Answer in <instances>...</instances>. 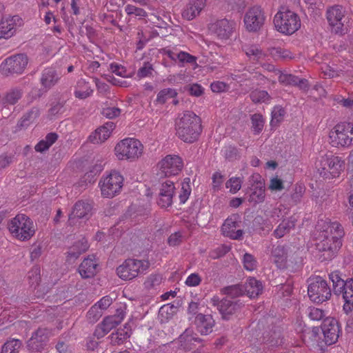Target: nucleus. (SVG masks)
Returning <instances> with one entry per match:
<instances>
[{
    "label": "nucleus",
    "instance_id": "12",
    "mask_svg": "<svg viewBox=\"0 0 353 353\" xmlns=\"http://www.w3.org/2000/svg\"><path fill=\"white\" fill-rule=\"evenodd\" d=\"M28 63V57L24 54H15L7 58L1 68L5 74H21Z\"/></svg>",
    "mask_w": 353,
    "mask_h": 353
},
{
    "label": "nucleus",
    "instance_id": "44",
    "mask_svg": "<svg viewBox=\"0 0 353 353\" xmlns=\"http://www.w3.org/2000/svg\"><path fill=\"white\" fill-rule=\"evenodd\" d=\"M190 181L189 178H185L181 183V189L179 196L181 203H185L190 195L191 187Z\"/></svg>",
    "mask_w": 353,
    "mask_h": 353
},
{
    "label": "nucleus",
    "instance_id": "33",
    "mask_svg": "<svg viewBox=\"0 0 353 353\" xmlns=\"http://www.w3.org/2000/svg\"><path fill=\"white\" fill-rule=\"evenodd\" d=\"M59 80V76L52 68H47L43 70L41 79V83L46 88H50L54 86Z\"/></svg>",
    "mask_w": 353,
    "mask_h": 353
},
{
    "label": "nucleus",
    "instance_id": "21",
    "mask_svg": "<svg viewBox=\"0 0 353 353\" xmlns=\"http://www.w3.org/2000/svg\"><path fill=\"white\" fill-rule=\"evenodd\" d=\"M178 343L183 349L186 350H193L203 346L202 341L191 329L185 330L179 336Z\"/></svg>",
    "mask_w": 353,
    "mask_h": 353
},
{
    "label": "nucleus",
    "instance_id": "49",
    "mask_svg": "<svg viewBox=\"0 0 353 353\" xmlns=\"http://www.w3.org/2000/svg\"><path fill=\"white\" fill-rule=\"evenodd\" d=\"M243 180L240 177H232L225 183L227 188L232 194L237 192L242 186Z\"/></svg>",
    "mask_w": 353,
    "mask_h": 353
},
{
    "label": "nucleus",
    "instance_id": "31",
    "mask_svg": "<svg viewBox=\"0 0 353 353\" xmlns=\"http://www.w3.org/2000/svg\"><path fill=\"white\" fill-rule=\"evenodd\" d=\"M196 323L198 331L201 334H208L212 332L214 320L210 315L199 314L196 317Z\"/></svg>",
    "mask_w": 353,
    "mask_h": 353
},
{
    "label": "nucleus",
    "instance_id": "36",
    "mask_svg": "<svg viewBox=\"0 0 353 353\" xmlns=\"http://www.w3.org/2000/svg\"><path fill=\"white\" fill-rule=\"evenodd\" d=\"M148 214L149 210L148 209L138 207L136 205H132L126 212L125 218L131 219H147L148 218Z\"/></svg>",
    "mask_w": 353,
    "mask_h": 353
},
{
    "label": "nucleus",
    "instance_id": "20",
    "mask_svg": "<svg viewBox=\"0 0 353 353\" xmlns=\"http://www.w3.org/2000/svg\"><path fill=\"white\" fill-rule=\"evenodd\" d=\"M123 319L124 314L123 312L107 316L104 319L101 324L97 326L94 332V335L97 336V338L103 337L119 325Z\"/></svg>",
    "mask_w": 353,
    "mask_h": 353
},
{
    "label": "nucleus",
    "instance_id": "16",
    "mask_svg": "<svg viewBox=\"0 0 353 353\" xmlns=\"http://www.w3.org/2000/svg\"><path fill=\"white\" fill-rule=\"evenodd\" d=\"M235 22L221 19L211 23L209 26V30L220 39H228L232 35L234 28Z\"/></svg>",
    "mask_w": 353,
    "mask_h": 353
},
{
    "label": "nucleus",
    "instance_id": "3",
    "mask_svg": "<svg viewBox=\"0 0 353 353\" xmlns=\"http://www.w3.org/2000/svg\"><path fill=\"white\" fill-rule=\"evenodd\" d=\"M143 152V144L134 138H125L118 142L114 147V154L120 161H136L141 157Z\"/></svg>",
    "mask_w": 353,
    "mask_h": 353
},
{
    "label": "nucleus",
    "instance_id": "56",
    "mask_svg": "<svg viewBox=\"0 0 353 353\" xmlns=\"http://www.w3.org/2000/svg\"><path fill=\"white\" fill-rule=\"evenodd\" d=\"M292 223L293 222H281L274 230L276 237L281 238L288 233L292 227Z\"/></svg>",
    "mask_w": 353,
    "mask_h": 353
},
{
    "label": "nucleus",
    "instance_id": "45",
    "mask_svg": "<svg viewBox=\"0 0 353 353\" xmlns=\"http://www.w3.org/2000/svg\"><path fill=\"white\" fill-rule=\"evenodd\" d=\"M177 92L172 88H165L161 90L157 94V101L159 103L163 104L168 99L176 97Z\"/></svg>",
    "mask_w": 353,
    "mask_h": 353
},
{
    "label": "nucleus",
    "instance_id": "48",
    "mask_svg": "<svg viewBox=\"0 0 353 353\" xmlns=\"http://www.w3.org/2000/svg\"><path fill=\"white\" fill-rule=\"evenodd\" d=\"M252 128L255 134H259L264 125V120L261 114H254L251 117Z\"/></svg>",
    "mask_w": 353,
    "mask_h": 353
},
{
    "label": "nucleus",
    "instance_id": "41",
    "mask_svg": "<svg viewBox=\"0 0 353 353\" xmlns=\"http://www.w3.org/2000/svg\"><path fill=\"white\" fill-rule=\"evenodd\" d=\"M39 114V110L37 108H32L21 117L18 123V125L21 128H26L37 119Z\"/></svg>",
    "mask_w": 353,
    "mask_h": 353
},
{
    "label": "nucleus",
    "instance_id": "27",
    "mask_svg": "<svg viewBox=\"0 0 353 353\" xmlns=\"http://www.w3.org/2000/svg\"><path fill=\"white\" fill-rule=\"evenodd\" d=\"M17 16L2 18L0 21V39H8L16 32L17 23L19 21Z\"/></svg>",
    "mask_w": 353,
    "mask_h": 353
},
{
    "label": "nucleus",
    "instance_id": "43",
    "mask_svg": "<svg viewBox=\"0 0 353 353\" xmlns=\"http://www.w3.org/2000/svg\"><path fill=\"white\" fill-rule=\"evenodd\" d=\"M21 346V341L10 339L3 345L1 353H17Z\"/></svg>",
    "mask_w": 353,
    "mask_h": 353
},
{
    "label": "nucleus",
    "instance_id": "5",
    "mask_svg": "<svg viewBox=\"0 0 353 353\" xmlns=\"http://www.w3.org/2000/svg\"><path fill=\"white\" fill-rule=\"evenodd\" d=\"M148 268L149 262L146 260L128 259L117 268V274L121 279L128 281L137 277Z\"/></svg>",
    "mask_w": 353,
    "mask_h": 353
},
{
    "label": "nucleus",
    "instance_id": "1",
    "mask_svg": "<svg viewBox=\"0 0 353 353\" xmlns=\"http://www.w3.org/2000/svg\"><path fill=\"white\" fill-rule=\"evenodd\" d=\"M316 238V248L321 253L319 259L322 261L330 260L337 253L342 245L344 231L339 222H323Z\"/></svg>",
    "mask_w": 353,
    "mask_h": 353
},
{
    "label": "nucleus",
    "instance_id": "64",
    "mask_svg": "<svg viewBox=\"0 0 353 353\" xmlns=\"http://www.w3.org/2000/svg\"><path fill=\"white\" fill-rule=\"evenodd\" d=\"M308 315L310 319L319 321L324 316V312L319 308L312 307L310 309Z\"/></svg>",
    "mask_w": 353,
    "mask_h": 353
},
{
    "label": "nucleus",
    "instance_id": "54",
    "mask_svg": "<svg viewBox=\"0 0 353 353\" xmlns=\"http://www.w3.org/2000/svg\"><path fill=\"white\" fill-rule=\"evenodd\" d=\"M243 266L248 271H253L256 269L257 263L254 257L250 254H245L243 259Z\"/></svg>",
    "mask_w": 353,
    "mask_h": 353
},
{
    "label": "nucleus",
    "instance_id": "28",
    "mask_svg": "<svg viewBox=\"0 0 353 353\" xmlns=\"http://www.w3.org/2000/svg\"><path fill=\"white\" fill-rule=\"evenodd\" d=\"M98 263L94 256L85 258L79 267V272L83 278L94 276L97 272Z\"/></svg>",
    "mask_w": 353,
    "mask_h": 353
},
{
    "label": "nucleus",
    "instance_id": "26",
    "mask_svg": "<svg viewBox=\"0 0 353 353\" xmlns=\"http://www.w3.org/2000/svg\"><path fill=\"white\" fill-rule=\"evenodd\" d=\"M212 303L217 306L218 310L225 319H228L230 316L234 314L238 305L233 303L228 299L220 300L218 296H214L212 299Z\"/></svg>",
    "mask_w": 353,
    "mask_h": 353
},
{
    "label": "nucleus",
    "instance_id": "24",
    "mask_svg": "<svg viewBox=\"0 0 353 353\" xmlns=\"http://www.w3.org/2000/svg\"><path fill=\"white\" fill-rule=\"evenodd\" d=\"M92 214V205L83 201H79L74 205L72 212L69 215L70 220L82 219L88 220Z\"/></svg>",
    "mask_w": 353,
    "mask_h": 353
},
{
    "label": "nucleus",
    "instance_id": "19",
    "mask_svg": "<svg viewBox=\"0 0 353 353\" xmlns=\"http://www.w3.org/2000/svg\"><path fill=\"white\" fill-rule=\"evenodd\" d=\"M322 331L327 344L332 345L336 343L340 333L338 321L334 318H326L323 323Z\"/></svg>",
    "mask_w": 353,
    "mask_h": 353
},
{
    "label": "nucleus",
    "instance_id": "30",
    "mask_svg": "<svg viewBox=\"0 0 353 353\" xmlns=\"http://www.w3.org/2000/svg\"><path fill=\"white\" fill-rule=\"evenodd\" d=\"M48 333L46 329H39L28 341V347L32 350H40L43 343L48 339Z\"/></svg>",
    "mask_w": 353,
    "mask_h": 353
},
{
    "label": "nucleus",
    "instance_id": "15",
    "mask_svg": "<svg viewBox=\"0 0 353 353\" xmlns=\"http://www.w3.org/2000/svg\"><path fill=\"white\" fill-rule=\"evenodd\" d=\"M8 228L11 234L21 241L28 240L36 231L34 222H8Z\"/></svg>",
    "mask_w": 353,
    "mask_h": 353
},
{
    "label": "nucleus",
    "instance_id": "7",
    "mask_svg": "<svg viewBox=\"0 0 353 353\" xmlns=\"http://www.w3.org/2000/svg\"><path fill=\"white\" fill-rule=\"evenodd\" d=\"M123 176L117 171L111 172L99 181L101 194L103 197L112 198L118 194L123 185Z\"/></svg>",
    "mask_w": 353,
    "mask_h": 353
},
{
    "label": "nucleus",
    "instance_id": "9",
    "mask_svg": "<svg viewBox=\"0 0 353 353\" xmlns=\"http://www.w3.org/2000/svg\"><path fill=\"white\" fill-rule=\"evenodd\" d=\"M266 17L261 6L250 8L245 13L243 22L245 29L250 32H256L263 26Z\"/></svg>",
    "mask_w": 353,
    "mask_h": 353
},
{
    "label": "nucleus",
    "instance_id": "53",
    "mask_svg": "<svg viewBox=\"0 0 353 353\" xmlns=\"http://www.w3.org/2000/svg\"><path fill=\"white\" fill-rule=\"evenodd\" d=\"M3 219H9V221H29L30 219L23 214H19L15 215L14 217L10 218V215L7 210L0 208V221Z\"/></svg>",
    "mask_w": 353,
    "mask_h": 353
},
{
    "label": "nucleus",
    "instance_id": "14",
    "mask_svg": "<svg viewBox=\"0 0 353 353\" xmlns=\"http://www.w3.org/2000/svg\"><path fill=\"white\" fill-rule=\"evenodd\" d=\"M160 173L165 176L178 174L183 167L182 159L177 155H167L159 163Z\"/></svg>",
    "mask_w": 353,
    "mask_h": 353
},
{
    "label": "nucleus",
    "instance_id": "25",
    "mask_svg": "<svg viewBox=\"0 0 353 353\" xmlns=\"http://www.w3.org/2000/svg\"><path fill=\"white\" fill-rule=\"evenodd\" d=\"M341 290L337 293L342 294L344 300L343 310L348 314L353 310V279H347Z\"/></svg>",
    "mask_w": 353,
    "mask_h": 353
},
{
    "label": "nucleus",
    "instance_id": "40",
    "mask_svg": "<svg viewBox=\"0 0 353 353\" xmlns=\"http://www.w3.org/2000/svg\"><path fill=\"white\" fill-rule=\"evenodd\" d=\"M58 135L56 133L48 134L44 139L40 141L34 147L37 152H42L49 148L57 141Z\"/></svg>",
    "mask_w": 353,
    "mask_h": 353
},
{
    "label": "nucleus",
    "instance_id": "23",
    "mask_svg": "<svg viewBox=\"0 0 353 353\" xmlns=\"http://www.w3.org/2000/svg\"><path fill=\"white\" fill-rule=\"evenodd\" d=\"M115 128V124L112 121L105 123L103 125L97 128L91 134L88 139L94 144H100L105 142L110 137Z\"/></svg>",
    "mask_w": 353,
    "mask_h": 353
},
{
    "label": "nucleus",
    "instance_id": "8",
    "mask_svg": "<svg viewBox=\"0 0 353 353\" xmlns=\"http://www.w3.org/2000/svg\"><path fill=\"white\" fill-rule=\"evenodd\" d=\"M307 294L312 301L320 303L330 299L331 291L325 280L315 276L310 280Z\"/></svg>",
    "mask_w": 353,
    "mask_h": 353
},
{
    "label": "nucleus",
    "instance_id": "57",
    "mask_svg": "<svg viewBox=\"0 0 353 353\" xmlns=\"http://www.w3.org/2000/svg\"><path fill=\"white\" fill-rule=\"evenodd\" d=\"M176 60L181 63H196V58L188 52L180 51L177 52Z\"/></svg>",
    "mask_w": 353,
    "mask_h": 353
},
{
    "label": "nucleus",
    "instance_id": "47",
    "mask_svg": "<svg viewBox=\"0 0 353 353\" xmlns=\"http://www.w3.org/2000/svg\"><path fill=\"white\" fill-rule=\"evenodd\" d=\"M270 54L271 56L276 59H292V53L285 49H282L281 48H273L270 49Z\"/></svg>",
    "mask_w": 353,
    "mask_h": 353
},
{
    "label": "nucleus",
    "instance_id": "63",
    "mask_svg": "<svg viewBox=\"0 0 353 353\" xmlns=\"http://www.w3.org/2000/svg\"><path fill=\"white\" fill-rule=\"evenodd\" d=\"M201 279L198 274L192 273L190 274L186 280L185 284L189 287H195L200 284Z\"/></svg>",
    "mask_w": 353,
    "mask_h": 353
},
{
    "label": "nucleus",
    "instance_id": "4",
    "mask_svg": "<svg viewBox=\"0 0 353 353\" xmlns=\"http://www.w3.org/2000/svg\"><path fill=\"white\" fill-rule=\"evenodd\" d=\"M274 23L279 32L285 34H292L301 27L299 17L295 12L284 8L276 14Z\"/></svg>",
    "mask_w": 353,
    "mask_h": 353
},
{
    "label": "nucleus",
    "instance_id": "10",
    "mask_svg": "<svg viewBox=\"0 0 353 353\" xmlns=\"http://www.w3.org/2000/svg\"><path fill=\"white\" fill-rule=\"evenodd\" d=\"M263 290L262 283L254 278H249L245 285H236L229 287L226 293L231 296H241L246 294L250 298L258 296Z\"/></svg>",
    "mask_w": 353,
    "mask_h": 353
},
{
    "label": "nucleus",
    "instance_id": "55",
    "mask_svg": "<svg viewBox=\"0 0 353 353\" xmlns=\"http://www.w3.org/2000/svg\"><path fill=\"white\" fill-rule=\"evenodd\" d=\"M154 69L152 65L149 62H144L142 67L137 71V77L140 79L150 77L152 75Z\"/></svg>",
    "mask_w": 353,
    "mask_h": 353
},
{
    "label": "nucleus",
    "instance_id": "2",
    "mask_svg": "<svg viewBox=\"0 0 353 353\" xmlns=\"http://www.w3.org/2000/svg\"><path fill=\"white\" fill-rule=\"evenodd\" d=\"M175 130L179 139L185 143H194L202 132L201 119L194 112L185 111L176 119Z\"/></svg>",
    "mask_w": 353,
    "mask_h": 353
},
{
    "label": "nucleus",
    "instance_id": "35",
    "mask_svg": "<svg viewBox=\"0 0 353 353\" xmlns=\"http://www.w3.org/2000/svg\"><path fill=\"white\" fill-rule=\"evenodd\" d=\"M221 230L224 236L233 239H238L243 234L241 230L236 229V222H224Z\"/></svg>",
    "mask_w": 353,
    "mask_h": 353
},
{
    "label": "nucleus",
    "instance_id": "59",
    "mask_svg": "<svg viewBox=\"0 0 353 353\" xmlns=\"http://www.w3.org/2000/svg\"><path fill=\"white\" fill-rule=\"evenodd\" d=\"M125 11L129 15L134 14L136 16L144 17L146 14V12L143 9L130 4L125 7Z\"/></svg>",
    "mask_w": 353,
    "mask_h": 353
},
{
    "label": "nucleus",
    "instance_id": "13",
    "mask_svg": "<svg viewBox=\"0 0 353 353\" xmlns=\"http://www.w3.org/2000/svg\"><path fill=\"white\" fill-rule=\"evenodd\" d=\"M349 128H345V123L336 124L330 132V143L336 148H348L351 146L352 139L348 138Z\"/></svg>",
    "mask_w": 353,
    "mask_h": 353
},
{
    "label": "nucleus",
    "instance_id": "22",
    "mask_svg": "<svg viewBox=\"0 0 353 353\" xmlns=\"http://www.w3.org/2000/svg\"><path fill=\"white\" fill-rule=\"evenodd\" d=\"M207 0H188L182 11L183 19L191 21L198 17L206 6Z\"/></svg>",
    "mask_w": 353,
    "mask_h": 353
},
{
    "label": "nucleus",
    "instance_id": "11",
    "mask_svg": "<svg viewBox=\"0 0 353 353\" xmlns=\"http://www.w3.org/2000/svg\"><path fill=\"white\" fill-rule=\"evenodd\" d=\"M249 182L250 186L245 192L248 201L254 204L263 202L265 199V186L261 176L258 174H252Z\"/></svg>",
    "mask_w": 353,
    "mask_h": 353
},
{
    "label": "nucleus",
    "instance_id": "39",
    "mask_svg": "<svg viewBox=\"0 0 353 353\" xmlns=\"http://www.w3.org/2000/svg\"><path fill=\"white\" fill-rule=\"evenodd\" d=\"M244 51L248 57L257 61L263 60L266 57V53L256 45L245 46Z\"/></svg>",
    "mask_w": 353,
    "mask_h": 353
},
{
    "label": "nucleus",
    "instance_id": "61",
    "mask_svg": "<svg viewBox=\"0 0 353 353\" xmlns=\"http://www.w3.org/2000/svg\"><path fill=\"white\" fill-rule=\"evenodd\" d=\"M102 114L106 118L113 119L120 115L121 110L115 107L106 108L103 110Z\"/></svg>",
    "mask_w": 353,
    "mask_h": 353
},
{
    "label": "nucleus",
    "instance_id": "58",
    "mask_svg": "<svg viewBox=\"0 0 353 353\" xmlns=\"http://www.w3.org/2000/svg\"><path fill=\"white\" fill-rule=\"evenodd\" d=\"M230 246L225 245H222L218 247L214 250H212L210 252V256L212 259H217L219 257L223 256L227 252H228L230 251Z\"/></svg>",
    "mask_w": 353,
    "mask_h": 353
},
{
    "label": "nucleus",
    "instance_id": "60",
    "mask_svg": "<svg viewBox=\"0 0 353 353\" xmlns=\"http://www.w3.org/2000/svg\"><path fill=\"white\" fill-rule=\"evenodd\" d=\"M110 70L112 73L115 74L122 77H128L129 76L126 74V69L117 63H111L110 65Z\"/></svg>",
    "mask_w": 353,
    "mask_h": 353
},
{
    "label": "nucleus",
    "instance_id": "32",
    "mask_svg": "<svg viewBox=\"0 0 353 353\" xmlns=\"http://www.w3.org/2000/svg\"><path fill=\"white\" fill-rule=\"evenodd\" d=\"M93 89L92 88L89 82L85 79H79L75 86L74 95L79 99H85L91 97L93 94Z\"/></svg>",
    "mask_w": 353,
    "mask_h": 353
},
{
    "label": "nucleus",
    "instance_id": "37",
    "mask_svg": "<svg viewBox=\"0 0 353 353\" xmlns=\"http://www.w3.org/2000/svg\"><path fill=\"white\" fill-rule=\"evenodd\" d=\"M89 248L87 240L81 237L76 241L69 249L68 255L70 258H77L82 253L85 252Z\"/></svg>",
    "mask_w": 353,
    "mask_h": 353
},
{
    "label": "nucleus",
    "instance_id": "18",
    "mask_svg": "<svg viewBox=\"0 0 353 353\" xmlns=\"http://www.w3.org/2000/svg\"><path fill=\"white\" fill-rule=\"evenodd\" d=\"M175 186L173 181L165 179L159 188L157 203L161 208H168L172 204Z\"/></svg>",
    "mask_w": 353,
    "mask_h": 353
},
{
    "label": "nucleus",
    "instance_id": "51",
    "mask_svg": "<svg viewBox=\"0 0 353 353\" xmlns=\"http://www.w3.org/2000/svg\"><path fill=\"white\" fill-rule=\"evenodd\" d=\"M330 279L332 281L333 283V288L335 292H338V291H341V288L343 283H345L339 275V272L337 271L332 272L329 275Z\"/></svg>",
    "mask_w": 353,
    "mask_h": 353
},
{
    "label": "nucleus",
    "instance_id": "46",
    "mask_svg": "<svg viewBox=\"0 0 353 353\" xmlns=\"http://www.w3.org/2000/svg\"><path fill=\"white\" fill-rule=\"evenodd\" d=\"M285 114V110L279 106L274 107L272 111V119L270 125L272 126L278 125L283 120Z\"/></svg>",
    "mask_w": 353,
    "mask_h": 353
},
{
    "label": "nucleus",
    "instance_id": "29",
    "mask_svg": "<svg viewBox=\"0 0 353 353\" xmlns=\"http://www.w3.org/2000/svg\"><path fill=\"white\" fill-rule=\"evenodd\" d=\"M295 330L304 342L315 340L319 334V327H307L301 321L296 322Z\"/></svg>",
    "mask_w": 353,
    "mask_h": 353
},
{
    "label": "nucleus",
    "instance_id": "17",
    "mask_svg": "<svg viewBox=\"0 0 353 353\" xmlns=\"http://www.w3.org/2000/svg\"><path fill=\"white\" fill-rule=\"evenodd\" d=\"M345 10L341 6H334L327 11V19L336 33H342L345 23Z\"/></svg>",
    "mask_w": 353,
    "mask_h": 353
},
{
    "label": "nucleus",
    "instance_id": "62",
    "mask_svg": "<svg viewBox=\"0 0 353 353\" xmlns=\"http://www.w3.org/2000/svg\"><path fill=\"white\" fill-rule=\"evenodd\" d=\"M223 181V176L219 172H216L212 175V189L214 191L219 190Z\"/></svg>",
    "mask_w": 353,
    "mask_h": 353
},
{
    "label": "nucleus",
    "instance_id": "50",
    "mask_svg": "<svg viewBox=\"0 0 353 353\" xmlns=\"http://www.w3.org/2000/svg\"><path fill=\"white\" fill-rule=\"evenodd\" d=\"M277 75H279V83L284 85H294L296 83L297 77L295 75L283 73L280 70L277 71Z\"/></svg>",
    "mask_w": 353,
    "mask_h": 353
},
{
    "label": "nucleus",
    "instance_id": "38",
    "mask_svg": "<svg viewBox=\"0 0 353 353\" xmlns=\"http://www.w3.org/2000/svg\"><path fill=\"white\" fill-rule=\"evenodd\" d=\"M23 90L15 87L10 89L3 98V103L6 105H14L22 97Z\"/></svg>",
    "mask_w": 353,
    "mask_h": 353
},
{
    "label": "nucleus",
    "instance_id": "34",
    "mask_svg": "<svg viewBox=\"0 0 353 353\" xmlns=\"http://www.w3.org/2000/svg\"><path fill=\"white\" fill-rule=\"evenodd\" d=\"M288 252L283 246L275 247L272 252V258L276 266L279 268H284L287 261Z\"/></svg>",
    "mask_w": 353,
    "mask_h": 353
},
{
    "label": "nucleus",
    "instance_id": "42",
    "mask_svg": "<svg viewBox=\"0 0 353 353\" xmlns=\"http://www.w3.org/2000/svg\"><path fill=\"white\" fill-rule=\"evenodd\" d=\"M251 100L255 103H268L271 97L265 90H254L250 94Z\"/></svg>",
    "mask_w": 353,
    "mask_h": 353
},
{
    "label": "nucleus",
    "instance_id": "52",
    "mask_svg": "<svg viewBox=\"0 0 353 353\" xmlns=\"http://www.w3.org/2000/svg\"><path fill=\"white\" fill-rule=\"evenodd\" d=\"M112 300L110 296H103L92 307L91 312L95 311L97 309H99L100 311H101L103 313V311L106 310L112 304Z\"/></svg>",
    "mask_w": 353,
    "mask_h": 353
},
{
    "label": "nucleus",
    "instance_id": "6",
    "mask_svg": "<svg viewBox=\"0 0 353 353\" xmlns=\"http://www.w3.org/2000/svg\"><path fill=\"white\" fill-rule=\"evenodd\" d=\"M321 174L325 178L338 177L345 168V161L339 157L326 154L321 157Z\"/></svg>",
    "mask_w": 353,
    "mask_h": 353
}]
</instances>
